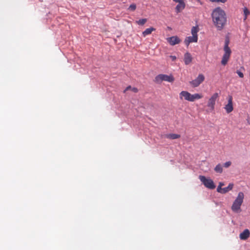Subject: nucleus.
<instances>
[{
    "label": "nucleus",
    "mask_w": 250,
    "mask_h": 250,
    "mask_svg": "<svg viewBox=\"0 0 250 250\" xmlns=\"http://www.w3.org/2000/svg\"><path fill=\"white\" fill-rule=\"evenodd\" d=\"M211 18L213 23L217 30H222L227 21V15L225 11L220 7L215 8L212 12Z\"/></svg>",
    "instance_id": "obj_1"
},
{
    "label": "nucleus",
    "mask_w": 250,
    "mask_h": 250,
    "mask_svg": "<svg viewBox=\"0 0 250 250\" xmlns=\"http://www.w3.org/2000/svg\"><path fill=\"white\" fill-rule=\"evenodd\" d=\"M244 198V194L243 192H239L233 202L231 206L232 210L236 213H239L241 212V206L243 203Z\"/></svg>",
    "instance_id": "obj_2"
},
{
    "label": "nucleus",
    "mask_w": 250,
    "mask_h": 250,
    "mask_svg": "<svg viewBox=\"0 0 250 250\" xmlns=\"http://www.w3.org/2000/svg\"><path fill=\"white\" fill-rule=\"evenodd\" d=\"M203 96L201 94L198 93L191 94L187 91H182L179 94V98L181 100H183L184 98L185 100L192 102L196 100L200 99Z\"/></svg>",
    "instance_id": "obj_3"
},
{
    "label": "nucleus",
    "mask_w": 250,
    "mask_h": 250,
    "mask_svg": "<svg viewBox=\"0 0 250 250\" xmlns=\"http://www.w3.org/2000/svg\"><path fill=\"white\" fill-rule=\"evenodd\" d=\"M229 40L226 39L225 40V45L224 47V54L221 60V64L224 66L227 64L231 53V49L229 46Z\"/></svg>",
    "instance_id": "obj_4"
},
{
    "label": "nucleus",
    "mask_w": 250,
    "mask_h": 250,
    "mask_svg": "<svg viewBox=\"0 0 250 250\" xmlns=\"http://www.w3.org/2000/svg\"><path fill=\"white\" fill-rule=\"evenodd\" d=\"M199 179L207 188L213 189L215 188V185L213 180L210 178H207L205 176L200 175Z\"/></svg>",
    "instance_id": "obj_5"
},
{
    "label": "nucleus",
    "mask_w": 250,
    "mask_h": 250,
    "mask_svg": "<svg viewBox=\"0 0 250 250\" xmlns=\"http://www.w3.org/2000/svg\"><path fill=\"white\" fill-rule=\"evenodd\" d=\"M174 81V78L172 75L159 74L155 78V81L157 83H160L163 81L172 83Z\"/></svg>",
    "instance_id": "obj_6"
},
{
    "label": "nucleus",
    "mask_w": 250,
    "mask_h": 250,
    "mask_svg": "<svg viewBox=\"0 0 250 250\" xmlns=\"http://www.w3.org/2000/svg\"><path fill=\"white\" fill-rule=\"evenodd\" d=\"M219 95L217 93H214L208 99L207 103V106L208 109V112H211L214 110L216 100L218 98Z\"/></svg>",
    "instance_id": "obj_7"
},
{
    "label": "nucleus",
    "mask_w": 250,
    "mask_h": 250,
    "mask_svg": "<svg viewBox=\"0 0 250 250\" xmlns=\"http://www.w3.org/2000/svg\"><path fill=\"white\" fill-rule=\"evenodd\" d=\"M204 80L205 76L204 75L200 74L195 80L190 82V83L193 87H195L198 86Z\"/></svg>",
    "instance_id": "obj_8"
},
{
    "label": "nucleus",
    "mask_w": 250,
    "mask_h": 250,
    "mask_svg": "<svg viewBox=\"0 0 250 250\" xmlns=\"http://www.w3.org/2000/svg\"><path fill=\"white\" fill-rule=\"evenodd\" d=\"M167 41L169 43V44L172 46L179 44L181 42V40L179 39V38L176 36L167 38Z\"/></svg>",
    "instance_id": "obj_9"
},
{
    "label": "nucleus",
    "mask_w": 250,
    "mask_h": 250,
    "mask_svg": "<svg viewBox=\"0 0 250 250\" xmlns=\"http://www.w3.org/2000/svg\"><path fill=\"white\" fill-rule=\"evenodd\" d=\"M225 109L228 113H229L233 110L232 97L231 96H229L228 103L225 105Z\"/></svg>",
    "instance_id": "obj_10"
},
{
    "label": "nucleus",
    "mask_w": 250,
    "mask_h": 250,
    "mask_svg": "<svg viewBox=\"0 0 250 250\" xmlns=\"http://www.w3.org/2000/svg\"><path fill=\"white\" fill-rule=\"evenodd\" d=\"M198 41V36H192L187 37L185 41L184 42L187 46H188L190 43L196 42Z\"/></svg>",
    "instance_id": "obj_11"
},
{
    "label": "nucleus",
    "mask_w": 250,
    "mask_h": 250,
    "mask_svg": "<svg viewBox=\"0 0 250 250\" xmlns=\"http://www.w3.org/2000/svg\"><path fill=\"white\" fill-rule=\"evenodd\" d=\"M250 236V231L248 229H245L239 235V237L241 240H246Z\"/></svg>",
    "instance_id": "obj_12"
},
{
    "label": "nucleus",
    "mask_w": 250,
    "mask_h": 250,
    "mask_svg": "<svg viewBox=\"0 0 250 250\" xmlns=\"http://www.w3.org/2000/svg\"><path fill=\"white\" fill-rule=\"evenodd\" d=\"M178 4L175 7V10L177 13L181 12L186 7V4L184 0H182L180 2H178Z\"/></svg>",
    "instance_id": "obj_13"
},
{
    "label": "nucleus",
    "mask_w": 250,
    "mask_h": 250,
    "mask_svg": "<svg viewBox=\"0 0 250 250\" xmlns=\"http://www.w3.org/2000/svg\"><path fill=\"white\" fill-rule=\"evenodd\" d=\"M192 60V58L191 54L188 52L186 53L184 55V61L186 65H188L191 62Z\"/></svg>",
    "instance_id": "obj_14"
},
{
    "label": "nucleus",
    "mask_w": 250,
    "mask_h": 250,
    "mask_svg": "<svg viewBox=\"0 0 250 250\" xmlns=\"http://www.w3.org/2000/svg\"><path fill=\"white\" fill-rule=\"evenodd\" d=\"M155 30V28L152 27L147 28L144 32H143V36L145 37L147 35H150L153 31H154Z\"/></svg>",
    "instance_id": "obj_15"
},
{
    "label": "nucleus",
    "mask_w": 250,
    "mask_h": 250,
    "mask_svg": "<svg viewBox=\"0 0 250 250\" xmlns=\"http://www.w3.org/2000/svg\"><path fill=\"white\" fill-rule=\"evenodd\" d=\"M166 137L168 139L174 140L179 138L180 137V135L179 134L171 133L166 134Z\"/></svg>",
    "instance_id": "obj_16"
},
{
    "label": "nucleus",
    "mask_w": 250,
    "mask_h": 250,
    "mask_svg": "<svg viewBox=\"0 0 250 250\" xmlns=\"http://www.w3.org/2000/svg\"><path fill=\"white\" fill-rule=\"evenodd\" d=\"M234 185L233 183H230L227 187L223 188V194L226 193L229 191L231 190L233 188Z\"/></svg>",
    "instance_id": "obj_17"
},
{
    "label": "nucleus",
    "mask_w": 250,
    "mask_h": 250,
    "mask_svg": "<svg viewBox=\"0 0 250 250\" xmlns=\"http://www.w3.org/2000/svg\"><path fill=\"white\" fill-rule=\"evenodd\" d=\"M214 170L217 173H221L223 172V167L220 164H218L214 168Z\"/></svg>",
    "instance_id": "obj_18"
},
{
    "label": "nucleus",
    "mask_w": 250,
    "mask_h": 250,
    "mask_svg": "<svg viewBox=\"0 0 250 250\" xmlns=\"http://www.w3.org/2000/svg\"><path fill=\"white\" fill-rule=\"evenodd\" d=\"M199 31V28L197 26H193L191 30V33L192 36H198L197 33Z\"/></svg>",
    "instance_id": "obj_19"
},
{
    "label": "nucleus",
    "mask_w": 250,
    "mask_h": 250,
    "mask_svg": "<svg viewBox=\"0 0 250 250\" xmlns=\"http://www.w3.org/2000/svg\"><path fill=\"white\" fill-rule=\"evenodd\" d=\"M128 90H131V91H132L134 93H137L138 91V89L137 88H136V87H131V86H127L125 89V90H124V92L125 93L126 91H127Z\"/></svg>",
    "instance_id": "obj_20"
},
{
    "label": "nucleus",
    "mask_w": 250,
    "mask_h": 250,
    "mask_svg": "<svg viewBox=\"0 0 250 250\" xmlns=\"http://www.w3.org/2000/svg\"><path fill=\"white\" fill-rule=\"evenodd\" d=\"M250 11L249 10V9L246 8V7H245L244 8V21H246V19H247V17L250 14Z\"/></svg>",
    "instance_id": "obj_21"
},
{
    "label": "nucleus",
    "mask_w": 250,
    "mask_h": 250,
    "mask_svg": "<svg viewBox=\"0 0 250 250\" xmlns=\"http://www.w3.org/2000/svg\"><path fill=\"white\" fill-rule=\"evenodd\" d=\"M146 21V19H142L139 20V21H136V23L139 25H143L145 24Z\"/></svg>",
    "instance_id": "obj_22"
},
{
    "label": "nucleus",
    "mask_w": 250,
    "mask_h": 250,
    "mask_svg": "<svg viewBox=\"0 0 250 250\" xmlns=\"http://www.w3.org/2000/svg\"><path fill=\"white\" fill-rule=\"evenodd\" d=\"M136 8V5L135 4H131L129 7H128V9L130 10L131 11H134L135 10Z\"/></svg>",
    "instance_id": "obj_23"
},
{
    "label": "nucleus",
    "mask_w": 250,
    "mask_h": 250,
    "mask_svg": "<svg viewBox=\"0 0 250 250\" xmlns=\"http://www.w3.org/2000/svg\"><path fill=\"white\" fill-rule=\"evenodd\" d=\"M211 2L225 3L227 0H209Z\"/></svg>",
    "instance_id": "obj_24"
},
{
    "label": "nucleus",
    "mask_w": 250,
    "mask_h": 250,
    "mask_svg": "<svg viewBox=\"0 0 250 250\" xmlns=\"http://www.w3.org/2000/svg\"><path fill=\"white\" fill-rule=\"evenodd\" d=\"M231 165V162L230 161H228L224 164V167L226 168H228L230 167Z\"/></svg>",
    "instance_id": "obj_25"
},
{
    "label": "nucleus",
    "mask_w": 250,
    "mask_h": 250,
    "mask_svg": "<svg viewBox=\"0 0 250 250\" xmlns=\"http://www.w3.org/2000/svg\"><path fill=\"white\" fill-rule=\"evenodd\" d=\"M223 188H222V187L218 186L217 188V191L219 193L223 194Z\"/></svg>",
    "instance_id": "obj_26"
},
{
    "label": "nucleus",
    "mask_w": 250,
    "mask_h": 250,
    "mask_svg": "<svg viewBox=\"0 0 250 250\" xmlns=\"http://www.w3.org/2000/svg\"><path fill=\"white\" fill-rule=\"evenodd\" d=\"M236 73L238 75V76L240 77V78H243L244 77V74L242 72H241V71H239V70H237L236 71Z\"/></svg>",
    "instance_id": "obj_27"
},
{
    "label": "nucleus",
    "mask_w": 250,
    "mask_h": 250,
    "mask_svg": "<svg viewBox=\"0 0 250 250\" xmlns=\"http://www.w3.org/2000/svg\"><path fill=\"white\" fill-rule=\"evenodd\" d=\"M170 58L171 59L172 61H174L176 59V57L175 56H170Z\"/></svg>",
    "instance_id": "obj_28"
},
{
    "label": "nucleus",
    "mask_w": 250,
    "mask_h": 250,
    "mask_svg": "<svg viewBox=\"0 0 250 250\" xmlns=\"http://www.w3.org/2000/svg\"><path fill=\"white\" fill-rule=\"evenodd\" d=\"M218 186H221V187H222L223 186H224V184L223 182H220L219 183V185Z\"/></svg>",
    "instance_id": "obj_29"
},
{
    "label": "nucleus",
    "mask_w": 250,
    "mask_h": 250,
    "mask_svg": "<svg viewBox=\"0 0 250 250\" xmlns=\"http://www.w3.org/2000/svg\"><path fill=\"white\" fill-rule=\"evenodd\" d=\"M198 2H199L201 5H202L203 3L201 1V0H196Z\"/></svg>",
    "instance_id": "obj_30"
}]
</instances>
